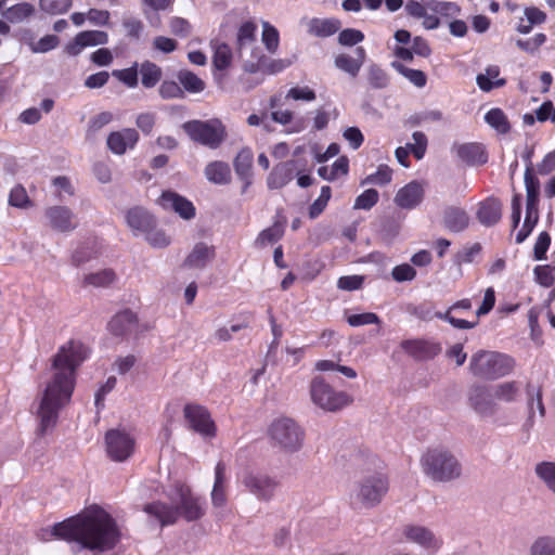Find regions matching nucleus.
Masks as SVG:
<instances>
[{
	"label": "nucleus",
	"mask_w": 555,
	"mask_h": 555,
	"mask_svg": "<svg viewBox=\"0 0 555 555\" xmlns=\"http://www.w3.org/2000/svg\"><path fill=\"white\" fill-rule=\"evenodd\" d=\"M430 5V12L444 17H454L461 12V8L454 2L431 0Z\"/></svg>",
	"instance_id": "8fccbe9b"
},
{
	"label": "nucleus",
	"mask_w": 555,
	"mask_h": 555,
	"mask_svg": "<svg viewBox=\"0 0 555 555\" xmlns=\"http://www.w3.org/2000/svg\"><path fill=\"white\" fill-rule=\"evenodd\" d=\"M139 322L137 313L127 308L116 313L108 322V330L114 336H125L132 325Z\"/></svg>",
	"instance_id": "a878e982"
},
{
	"label": "nucleus",
	"mask_w": 555,
	"mask_h": 555,
	"mask_svg": "<svg viewBox=\"0 0 555 555\" xmlns=\"http://www.w3.org/2000/svg\"><path fill=\"white\" fill-rule=\"evenodd\" d=\"M106 453L114 462H125L134 452V438L121 429H108L104 436Z\"/></svg>",
	"instance_id": "6e6552de"
},
{
	"label": "nucleus",
	"mask_w": 555,
	"mask_h": 555,
	"mask_svg": "<svg viewBox=\"0 0 555 555\" xmlns=\"http://www.w3.org/2000/svg\"><path fill=\"white\" fill-rule=\"evenodd\" d=\"M162 205L172 208L181 218L190 220L195 216V207L188 198L178 193L166 191L162 194Z\"/></svg>",
	"instance_id": "412c9836"
},
{
	"label": "nucleus",
	"mask_w": 555,
	"mask_h": 555,
	"mask_svg": "<svg viewBox=\"0 0 555 555\" xmlns=\"http://www.w3.org/2000/svg\"><path fill=\"white\" fill-rule=\"evenodd\" d=\"M546 35L543 33L535 34L529 39H518L516 46L524 52L534 54L546 42Z\"/></svg>",
	"instance_id": "de8ad7c7"
},
{
	"label": "nucleus",
	"mask_w": 555,
	"mask_h": 555,
	"mask_svg": "<svg viewBox=\"0 0 555 555\" xmlns=\"http://www.w3.org/2000/svg\"><path fill=\"white\" fill-rule=\"evenodd\" d=\"M367 80L370 86L374 89H384L389 83L387 73L377 65L370 66Z\"/></svg>",
	"instance_id": "864d4df0"
},
{
	"label": "nucleus",
	"mask_w": 555,
	"mask_h": 555,
	"mask_svg": "<svg viewBox=\"0 0 555 555\" xmlns=\"http://www.w3.org/2000/svg\"><path fill=\"white\" fill-rule=\"evenodd\" d=\"M39 9L48 15H61L69 11L73 0H39Z\"/></svg>",
	"instance_id": "ea45409f"
},
{
	"label": "nucleus",
	"mask_w": 555,
	"mask_h": 555,
	"mask_svg": "<svg viewBox=\"0 0 555 555\" xmlns=\"http://www.w3.org/2000/svg\"><path fill=\"white\" fill-rule=\"evenodd\" d=\"M404 535L408 540L430 551H437L441 545L435 534L429 529L422 526H406L404 528Z\"/></svg>",
	"instance_id": "393cba45"
},
{
	"label": "nucleus",
	"mask_w": 555,
	"mask_h": 555,
	"mask_svg": "<svg viewBox=\"0 0 555 555\" xmlns=\"http://www.w3.org/2000/svg\"><path fill=\"white\" fill-rule=\"evenodd\" d=\"M400 347L417 361L431 360L441 351L439 344L424 339H405Z\"/></svg>",
	"instance_id": "4468645a"
},
{
	"label": "nucleus",
	"mask_w": 555,
	"mask_h": 555,
	"mask_svg": "<svg viewBox=\"0 0 555 555\" xmlns=\"http://www.w3.org/2000/svg\"><path fill=\"white\" fill-rule=\"evenodd\" d=\"M392 67L415 87L424 88L426 86L427 76L423 70L406 67L399 62H392Z\"/></svg>",
	"instance_id": "4c0bfd02"
},
{
	"label": "nucleus",
	"mask_w": 555,
	"mask_h": 555,
	"mask_svg": "<svg viewBox=\"0 0 555 555\" xmlns=\"http://www.w3.org/2000/svg\"><path fill=\"white\" fill-rule=\"evenodd\" d=\"M206 178L215 184H228L231 182V168L224 162H211L205 168Z\"/></svg>",
	"instance_id": "2f4dec72"
},
{
	"label": "nucleus",
	"mask_w": 555,
	"mask_h": 555,
	"mask_svg": "<svg viewBox=\"0 0 555 555\" xmlns=\"http://www.w3.org/2000/svg\"><path fill=\"white\" fill-rule=\"evenodd\" d=\"M169 28L171 34L180 38H186L192 31L190 22L178 16L170 18Z\"/></svg>",
	"instance_id": "e2e57ef3"
},
{
	"label": "nucleus",
	"mask_w": 555,
	"mask_h": 555,
	"mask_svg": "<svg viewBox=\"0 0 555 555\" xmlns=\"http://www.w3.org/2000/svg\"><path fill=\"white\" fill-rule=\"evenodd\" d=\"M467 401L469 406L481 416L493 415L496 411L492 387L486 384H473L467 390Z\"/></svg>",
	"instance_id": "9d476101"
},
{
	"label": "nucleus",
	"mask_w": 555,
	"mask_h": 555,
	"mask_svg": "<svg viewBox=\"0 0 555 555\" xmlns=\"http://www.w3.org/2000/svg\"><path fill=\"white\" fill-rule=\"evenodd\" d=\"M555 267L548 264L537 266L534 268V275L537 282L543 287H551L555 281Z\"/></svg>",
	"instance_id": "13d9d810"
},
{
	"label": "nucleus",
	"mask_w": 555,
	"mask_h": 555,
	"mask_svg": "<svg viewBox=\"0 0 555 555\" xmlns=\"http://www.w3.org/2000/svg\"><path fill=\"white\" fill-rule=\"evenodd\" d=\"M190 139H224L227 130L218 118L208 120H190L182 125Z\"/></svg>",
	"instance_id": "f8f14e48"
},
{
	"label": "nucleus",
	"mask_w": 555,
	"mask_h": 555,
	"mask_svg": "<svg viewBox=\"0 0 555 555\" xmlns=\"http://www.w3.org/2000/svg\"><path fill=\"white\" fill-rule=\"evenodd\" d=\"M364 40V34L354 28H346L338 35V42L341 46L351 47Z\"/></svg>",
	"instance_id": "052dcab7"
},
{
	"label": "nucleus",
	"mask_w": 555,
	"mask_h": 555,
	"mask_svg": "<svg viewBox=\"0 0 555 555\" xmlns=\"http://www.w3.org/2000/svg\"><path fill=\"white\" fill-rule=\"evenodd\" d=\"M472 309V301L468 298L459 300L450 306L444 312H435L434 317L437 319L447 321L451 326L457 330H470L477 326L479 321L475 318L474 321H468L460 318H455L452 312L456 310H466L469 311Z\"/></svg>",
	"instance_id": "2eb2a0df"
},
{
	"label": "nucleus",
	"mask_w": 555,
	"mask_h": 555,
	"mask_svg": "<svg viewBox=\"0 0 555 555\" xmlns=\"http://www.w3.org/2000/svg\"><path fill=\"white\" fill-rule=\"evenodd\" d=\"M60 44V39L56 35H46L36 43L30 44V49L35 53H46L55 49Z\"/></svg>",
	"instance_id": "680f3d73"
},
{
	"label": "nucleus",
	"mask_w": 555,
	"mask_h": 555,
	"mask_svg": "<svg viewBox=\"0 0 555 555\" xmlns=\"http://www.w3.org/2000/svg\"><path fill=\"white\" fill-rule=\"evenodd\" d=\"M113 76H115L119 81L124 82L129 88H135L138 86V64L134 63L133 66L116 69L113 72Z\"/></svg>",
	"instance_id": "6e6d98bb"
},
{
	"label": "nucleus",
	"mask_w": 555,
	"mask_h": 555,
	"mask_svg": "<svg viewBox=\"0 0 555 555\" xmlns=\"http://www.w3.org/2000/svg\"><path fill=\"white\" fill-rule=\"evenodd\" d=\"M535 474L541 478L546 487L555 493V463L542 462L535 466Z\"/></svg>",
	"instance_id": "a18cd8bd"
},
{
	"label": "nucleus",
	"mask_w": 555,
	"mask_h": 555,
	"mask_svg": "<svg viewBox=\"0 0 555 555\" xmlns=\"http://www.w3.org/2000/svg\"><path fill=\"white\" fill-rule=\"evenodd\" d=\"M518 392V387L516 382H506L498 385L493 392V399L496 398L499 400L511 402L515 399Z\"/></svg>",
	"instance_id": "4d7b16f0"
},
{
	"label": "nucleus",
	"mask_w": 555,
	"mask_h": 555,
	"mask_svg": "<svg viewBox=\"0 0 555 555\" xmlns=\"http://www.w3.org/2000/svg\"><path fill=\"white\" fill-rule=\"evenodd\" d=\"M457 156L467 165H483L488 160L485 145L479 142H467L454 145Z\"/></svg>",
	"instance_id": "b1692460"
},
{
	"label": "nucleus",
	"mask_w": 555,
	"mask_h": 555,
	"mask_svg": "<svg viewBox=\"0 0 555 555\" xmlns=\"http://www.w3.org/2000/svg\"><path fill=\"white\" fill-rule=\"evenodd\" d=\"M476 217L485 227L496 224L502 218V202L494 196L486 198L479 204Z\"/></svg>",
	"instance_id": "aec40b11"
},
{
	"label": "nucleus",
	"mask_w": 555,
	"mask_h": 555,
	"mask_svg": "<svg viewBox=\"0 0 555 555\" xmlns=\"http://www.w3.org/2000/svg\"><path fill=\"white\" fill-rule=\"evenodd\" d=\"M262 28L261 40L264 48L268 52L275 53L280 44L279 30L269 22H263Z\"/></svg>",
	"instance_id": "a19ab883"
},
{
	"label": "nucleus",
	"mask_w": 555,
	"mask_h": 555,
	"mask_svg": "<svg viewBox=\"0 0 555 555\" xmlns=\"http://www.w3.org/2000/svg\"><path fill=\"white\" fill-rule=\"evenodd\" d=\"M78 44L93 47L99 44H106L108 42V35L102 30H83L78 33Z\"/></svg>",
	"instance_id": "79ce46f5"
},
{
	"label": "nucleus",
	"mask_w": 555,
	"mask_h": 555,
	"mask_svg": "<svg viewBox=\"0 0 555 555\" xmlns=\"http://www.w3.org/2000/svg\"><path fill=\"white\" fill-rule=\"evenodd\" d=\"M392 170L387 165H379L375 173L369 175L361 181V185L377 184L386 185L390 183Z\"/></svg>",
	"instance_id": "49530a36"
},
{
	"label": "nucleus",
	"mask_w": 555,
	"mask_h": 555,
	"mask_svg": "<svg viewBox=\"0 0 555 555\" xmlns=\"http://www.w3.org/2000/svg\"><path fill=\"white\" fill-rule=\"evenodd\" d=\"M530 555H555V539L551 537L537 539L531 545Z\"/></svg>",
	"instance_id": "603ef678"
},
{
	"label": "nucleus",
	"mask_w": 555,
	"mask_h": 555,
	"mask_svg": "<svg viewBox=\"0 0 555 555\" xmlns=\"http://www.w3.org/2000/svg\"><path fill=\"white\" fill-rule=\"evenodd\" d=\"M485 120L500 134H506L511 129L507 116L501 108H491L485 115Z\"/></svg>",
	"instance_id": "c9c22d12"
},
{
	"label": "nucleus",
	"mask_w": 555,
	"mask_h": 555,
	"mask_svg": "<svg viewBox=\"0 0 555 555\" xmlns=\"http://www.w3.org/2000/svg\"><path fill=\"white\" fill-rule=\"evenodd\" d=\"M89 352L86 345L72 339L62 345L51 358L53 374L47 383L36 412L39 418L38 436H44L56 426L60 411L70 402L77 371Z\"/></svg>",
	"instance_id": "f257e3e1"
},
{
	"label": "nucleus",
	"mask_w": 555,
	"mask_h": 555,
	"mask_svg": "<svg viewBox=\"0 0 555 555\" xmlns=\"http://www.w3.org/2000/svg\"><path fill=\"white\" fill-rule=\"evenodd\" d=\"M283 234V223L280 221H275L270 228H267L259 233L256 240V244H259L261 246L266 245L267 243L273 244L278 242L280 238H282Z\"/></svg>",
	"instance_id": "c03bdc74"
},
{
	"label": "nucleus",
	"mask_w": 555,
	"mask_h": 555,
	"mask_svg": "<svg viewBox=\"0 0 555 555\" xmlns=\"http://www.w3.org/2000/svg\"><path fill=\"white\" fill-rule=\"evenodd\" d=\"M310 396L315 405L328 412L339 411L353 401L347 392L336 391L321 376H315L311 380Z\"/></svg>",
	"instance_id": "423d86ee"
},
{
	"label": "nucleus",
	"mask_w": 555,
	"mask_h": 555,
	"mask_svg": "<svg viewBox=\"0 0 555 555\" xmlns=\"http://www.w3.org/2000/svg\"><path fill=\"white\" fill-rule=\"evenodd\" d=\"M378 235L386 244H391L400 232V221L396 215H384L378 221Z\"/></svg>",
	"instance_id": "7c9ffc66"
},
{
	"label": "nucleus",
	"mask_w": 555,
	"mask_h": 555,
	"mask_svg": "<svg viewBox=\"0 0 555 555\" xmlns=\"http://www.w3.org/2000/svg\"><path fill=\"white\" fill-rule=\"evenodd\" d=\"M270 437L283 449L297 451L304 440V431L291 418L283 417L274 421L269 428Z\"/></svg>",
	"instance_id": "0eeeda50"
},
{
	"label": "nucleus",
	"mask_w": 555,
	"mask_h": 555,
	"mask_svg": "<svg viewBox=\"0 0 555 555\" xmlns=\"http://www.w3.org/2000/svg\"><path fill=\"white\" fill-rule=\"evenodd\" d=\"M315 98H317L315 92L307 86L293 87L286 93V99L294 100V101L312 102L315 100Z\"/></svg>",
	"instance_id": "0e129e2a"
},
{
	"label": "nucleus",
	"mask_w": 555,
	"mask_h": 555,
	"mask_svg": "<svg viewBox=\"0 0 555 555\" xmlns=\"http://www.w3.org/2000/svg\"><path fill=\"white\" fill-rule=\"evenodd\" d=\"M391 276L398 283L410 282L415 279L416 270L409 263L398 264L392 268Z\"/></svg>",
	"instance_id": "bf43d9fd"
},
{
	"label": "nucleus",
	"mask_w": 555,
	"mask_h": 555,
	"mask_svg": "<svg viewBox=\"0 0 555 555\" xmlns=\"http://www.w3.org/2000/svg\"><path fill=\"white\" fill-rule=\"evenodd\" d=\"M216 257V248L204 242L194 245L191 253L183 260L182 267L188 269H204Z\"/></svg>",
	"instance_id": "dca6fc26"
},
{
	"label": "nucleus",
	"mask_w": 555,
	"mask_h": 555,
	"mask_svg": "<svg viewBox=\"0 0 555 555\" xmlns=\"http://www.w3.org/2000/svg\"><path fill=\"white\" fill-rule=\"evenodd\" d=\"M515 367V360L507 354L480 350L474 353L469 362L470 373L479 378L494 380L509 374Z\"/></svg>",
	"instance_id": "39448f33"
},
{
	"label": "nucleus",
	"mask_w": 555,
	"mask_h": 555,
	"mask_svg": "<svg viewBox=\"0 0 555 555\" xmlns=\"http://www.w3.org/2000/svg\"><path fill=\"white\" fill-rule=\"evenodd\" d=\"M387 491L388 481L378 474L361 481L357 496L363 506L371 508L380 503Z\"/></svg>",
	"instance_id": "9b49d317"
},
{
	"label": "nucleus",
	"mask_w": 555,
	"mask_h": 555,
	"mask_svg": "<svg viewBox=\"0 0 555 555\" xmlns=\"http://www.w3.org/2000/svg\"><path fill=\"white\" fill-rule=\"evenodd\" d=\"M126 219L128 225L137 231L149 232L155 228L154 217L142 207L129 209Z\"/></svg>",
	"instance_id": "cd10ccee"
},
{
	"label": "nucleus",
	"mask_w": 555,
	"mask_h": 555,
	"mask_svg": "<svg viewBox=\"0 0 555 555\" xmlns=\"http://www.w3.org/2000/svg\"><path fill=\"white\" fill-rule=\"evenodd\" d=\"M295 167L296 162L293 159L275 165L267 178L268 188L278 190L285 186L293 180Z\"/></svg>",
	"instance_id": "5701e85b"
},
{
	"label": "nucleus",
	"mask_w": 555,
	"mask_h": 555,
	"mask_svg": "<svg viewBox=\"0 0 555 555\" xmlns=\"http://www.w3.org/2000/svg\"><path fill=\"white\" fill-rule=\"evenodd\" d=\"M244 487L258 500L270 501L278 486L276 481L264 474L247 470L242 478Z\"/></svg>",
	"instance_id": "ddd939ff"
},
{
	"label": "nucleus",
	"mask_w": 555,
	"mask_h": 555,
	"mask_svg": "<svg viewBox=\"0 0 555 555\" xmlns=\"http://www.w3.org/2000/svg\"><path fill=\"white\" fill-rule=\"evenodd\" d=\"M378 199V192L375 189H367L356 198L353 208L369 210L377 204Z\"/></svg>",
	"instance_id": "5fc2aeb1"
},
{
	"label": "nucleus",
	"mask_w": 555,
	"mask_h": 555,
	"mask_svg": "<svg viewBox=\"0 0 555 555\" xmlns=\"http://www.w3.org/2000/svg\"><path fill=\"white\" fill-rule=\"evenodd\" d=\"M9 204L17 208H25L30 205L27 192L22 185H16L11 190Z\"/></svg>",
	"instance_id": "338daca9"
},
{
	"label": "nucleus",
	"mask_w": 555,
	"mask_h": 555,
	"mask_svg": "<svg viewBox=\"0 0 555 555\" xmlns=\"http://www.w3.org/2000/svg\"><path fill=\"white\" fill-rule=\"evenodd\" d=\"M354 53L356 57L345 53L338 54L335 57L336 67L348 73L352 77L358 76L365 60V50L363 47H357Z\"/></svg>",
	"instance_id": "bb28decb"
},
{
	"label": "nucleus",
	"mask_w": 555,
	"mask_h": 555,
	"mask_svg": "<svg viewBox=\"0 0 555 555\" xmlns=\"http://www.w3.org/2000/svg\"><path fill=\"white\" fill-rule=\"evenodd\" d=\"M183 414L192 430L204 437L212 438L216 436L217 428L215 422L205 406L188 403L184 405Z\"/></svg>",
	"instance_id": "1a4fd4ad"
},
{
	"label": "nucleus",
	"mask_w": 555,
	"mask_h": 555,
	"mask_svg": "<svg viewBox=\"0 0 555 555\" xmlns=\"http://www.w3.org/2000/svg\"><path fill=\"white\" fill-rule=\"evenodd\" d=\"M500 67L496 65H489L483 74H478L476 82L479 89L483 92H490L494 88H501L506 85V79L499 78Z\"/></svg>",
	"instance_id": "c756f323"
},
{
	"label": "nucleus",
	"mask_w": 555,
	"mask_h": 555,
	"mask_svg": "<svg viewBox=\"0 0 555 555\" xmlns=\"http://www.w3.org/2000/svg\"><path fill=\"white\" fill-rule=\"evenodd\" d=\"M431 0H408L404 4V11L408 16L420 20L430 11Z\"/></svg>",
	"instance_id": "09e8293b"
},
{
	"label": "nucleus",
	"mask_w": 555,
	"mask_h": 555,
	"mask_svg": "<svg viewBox=\"0 0 555 555\" xmlns=\"http://www.w3.org/2000/svg\"><path fill=\"white\" fill-rule=\"evenodd\" d=\"M253 153L249 149H242L233 160L236 176L244 182L242 193H245L253 183Z\"/></svg>",
	"instance_id": "6ab92c4d"
},
{
	"label": "nucleus",
	"mask_w": 555,
	"mask_h": 555,
	"mask_svg": "<svg viewBox=\"0 0 555 555\" xmlns=\"http://www.w3.org/2000/svg\"><path fill=\"white\" fill-rule=\"evenodd\" d=\"M551 245V236L546 231L539 234L533 248V256L535 260L546 259V251Z\"/></svg>",
	"instance_id": "774afa93"
},
{
	"label": "nucleus",
	"mask_w": 555,
	"mask_h": 555,
	"mask_svg": "<svg viewBox=\"0 0 555 555\" xmlns=\"http://www.w3.org/2000/svg\"><path fill=\"white\" fill-rule=\"evenodd\" d=\"M424 198V189L417 181H412L401 188L396 196L395 203L403 209H412L420 205Z\"/></svg>",
	"instance_id": "a211bd4d"
},
{
	"label": "nucleus",
	"mask_w": 555,
	"mask_h": 555,
	"mask_svg": "<svg viewBox=\"0 0 555 555\" xmlns=\"http://www.w3.org/2000/svg\"><path fill=\"white\" fill-rule=\"evenodd\" d=\"M332 196V189L328 185H324L321 189L320 196L310 205L309 207V217L311 219L317 218L319 215L323 212L328 201Z\"/></svg>",
	"instance_id": "3c124183"
},
{
	"label": "nucleus",
	"mask_w": 555,
	"mask_h": 555,
	"mask_svg": "<svg viewBox=\"0 0 555 555\" xmlns=\"http://www.w3.org/2000/svg\"><path fill=\"white\" fill-rule=\"evenodd\" d=\"M140 74L141 82L143 87L147 89L154 88L163 77L162 68L151 61H144L143 63H141Z\"/></svg>",
	"instance_id": "72a5a7b5"
},
{
	"label": "nucleus",
	"mask_w": 555,
	"mask_h": 555,
	"mask_svg": "<svg viewBox=\"0 0 555 555\" xmlns=\"http://www.w3.org/2000/svg\"><path fill=\"white\" fill-rule=\"evenodd\" d=\"M176 489L178 493L176 505L157 501L145 504L143 507V511L156 518L162 527L176 524L180 516L186 521H195L204 516L199 499L192 493L190 487L178 485Z\"/></svg>",
	"instance_id": "7ed1b4c3"
},
{
	"label": "nucleus",
	"mask_w": 555,
	"mask_h": 555,
	"mask_svg": "<svg viewBox=\"0 0 555 555\" xmlns=\"http://www.w3.org/2000/svg\"><path fill=\"white\" fill-rule=\"evenodd\" d=\"M179 83L190 93H199L205 90V81L191 70H180L178 73Z\"/></svg>",
	"instance_id": "e433bc0d"
},
{
	"label": "nucleus",
	"mask_w": 555,
	"mask_h": 555,
	"mask_svg": "<svg viewBox=\"0 0 555 555\" xmlns=\"http://www.w3.org/2000/svg\"><path fill=\"white\" fill-rule=\"evenodd\" d=\"M375 463V459L362 451H357L350 455V466L356 470H370V465Z\"/></svg>",
	"instance_id": "69168bd1"
},
{
	"label": "nucleus",
	"mask_w": 555,
	"mask_h": 555,
	"mask_svg": "<svg viewBox=\"0 0 555 555\" xmlns=\"http://www.w3.org/2000/svg\"><path fill=\"white\" fill-rule=\"evenodd\" d=\"M232 50L229 44L220 43L216 47L212 55V66L217 70H225L232 64Z\"/></svg>",
	"instance_id": "58836bf2"
},
{
	"label": "nucleus",
	"mask_w": 555,
	"mask_h": 555,
	"mask_svg": "<svg viewBox=\"0 0 555 555\" xmlns=\"http://www.w3.org/2000/svg\"><path fill=\"white\" fill-rule=\"evenodd\" d=\"M422 468L434 481L448 482L461 476V464L448 450L428 449L421 459Z\"/></svg>",
	"instance_id": "20e7f679"
},
{
	"label": "nucleus",
	"mask_w": 555,
	"mask_h": 555,
	"mask_svg": "<svg viewBox=\"0 0 555 555\" xmlns=\"http://www.w3.org/2000/svg\"><path fill=\"white\" fill-rule=\"evenodd\" d=\"M341 27V22L338 18H319L313 17L308 23V33L315 37L325 38L336 34Z\"/></svg>",
	"instance_id": "c85d7f7f"
},
{
	"label": "nucleus",
	"mask_w": 555,
	"mask_h": 555,
	"mask_svg": "<svg viewBox=\"0 0 555 555\" xmlns=\"http://www.w3.org/2000/svg\"><path fill=\"white\" fill-rule=\"evenodd\" d=\"M469 215L459 206H447L442 214V223L451 232L460 233L467 229Z\"/></svg>",
	"instance_id": "4be33fe9"
},
{
	"label": "nucleus",
	"mask_w": 555,
	"mask_h": 555,
	"mask_svg": "<svg viewBox=\"0 0 555 555\" xmlns=\"http://www.w3.org/2000/svg\"><path fill=\"white\" fill-rule=\"evenodd\" d=\"M116 280V273L113 269H103L101 271L86 274L82 281L83 286L106 287Z\"/></svg>",
	"instance_id": "f704fd0d"
},
{
	"label": "nucleus",
	"mask_w": 555,
	"mask_h": 555,
	"mask_svg": "<svg viewBox=\"0 0 555 555\" xmlns=\"http://www.w3.org/2000/svg\"><path fill=\"white\" fill-rule=\"evenodd\" d=\"M257 25L253 21L244 22L236 35V46L238 50H242L246 44H249L256 40Z\"/></svg>",
	"instance_id": "37998d69"
},
{
	"label": "nucleus",
	"mask_w": 555,
	"mask_h": 555,
	"mask_svg": "<svg viewBox=\"0 0 555 555\" xmlns=\"http://www.w3.org/2000/svg\"><path fill=\"white\" fill-rule=\"evenodd\" d=\"M39 537L46 541L54 537L77 542L82 548L106 552L119 542L120 532L115 519L103 508L94 506L51 528L41 529Z\"/></svg>",
	"instance_id": "f03ea898"
},
{
	"label": "nucleus",
	"mask_w": 555,
	"mask_h": 555,
	"mask_svg": "<svg viewBox=\"0 0 555 555\" xmlns=\"http://www.w3.org/2000/svg\"><path fill=\"white\" fill-rule=\"evenodd\" d=\"M46 217L51 228L59 232H69L76 229L73 222L74 214L66 206H52L46 209Z\"/></svg>",
	"instance_id": "f3484780"
},
{
	"label": "nucleus",
	"mask_w": 555,
	"mask_h": 555,
	"mask_svg": "<svg viewBox=\"0 0 555 555\" xmlns=\"http://www.w3.org/2000/svg\"><path fill=\"white\" fill-rule=\"evenodd\" d=\"M35 14V7L28 2L16 3L2 11V16L10 23H21Z\"/></svg>",
	"instance_id": "473e14b6"
}]
</instances>
